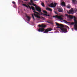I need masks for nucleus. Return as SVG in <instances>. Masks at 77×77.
<instances>
[{"label":"nucleus","instance_id":"obj_1","mask_svg":"<svg viewBox=\"0 0 77 77\" xmlns=\"http://www.w3.org/2000/svg\"><path fill=\"white\" fill-rule=\"evenodd\" d=\"M74 23L75 24L74 25V28L75 30H77V20L75 19H74Z\"/></svg>","mask_w":77,"mask_h":77},{"label":"nucleus","instance_id":"obj_2","mask_svg":"<svg viewBox=\"0 0 77 77\" xmlns=\"http://www.w3.org/2000/svg\"><path fill=\"white\" fill-rule=\"evenodd\" d=\"M33 12H34V13H35V14H36L35 13L34 14V15L35 17H36V18H41V17L38 16V15H39V13L36 12L35 11H33Z\"/></svg>","mask_w":77,"mask_h":77},{"label":"nucleus","instance_id":"obj_3","mask_svg":"<svg viewBox=\"0 0 77 77\" xmlns=\"http://www.w3.org/2000/svg\"><path fill=\"white\" fill-rule=\"evenodd\" d=\"M53 17L55 18H57V19H59L60 20H63V18L59 16L56 15L55 16H53Z\"/></svg>","mask_w":77,"mask_h":77},{"label":"nucleus","instance_id":"obj_4","mask_svg":"<svg viewBox=\"0 0 77 77\" xmlns=\"http://www.w3.org/2000/svg\"><path fill=\"white\" fill-rule=\"evenodd\" d=\"M52 30V29L51 28H48L47 29H46L45 31L43 32L44 33H48V32H50Z\"/></svg>","mask_w":77,"mask_h":77},{"label":"nucleus","instance_id":"obj_5","mask_svg":"<svg viewBox=\"0 0 77 77\" xmlns=\"http://www.w3.org/2000/svg\"><path fill=\"white\" fill-rule=\"evenodd\" d=\"M63 21L64 23H65L66 24H70V25H73L75 24L74 22H72L71 23L69 22H68L66 20H63Z\"/></svg>","mask_w":77,"mask_h":77},{"label":"nucleus","instance_id":"obj_6","mask_svg":"<svg viewBox=\"0 0 77 77\" xmlns=\"http://www.w3.org/2000/svg\"><path fill=\"white\" fill-rule=\"evenodd\" d=\"M64 27H62L61 29V30L64 33H66L67 32V29L66 28H63Z\"/></svg>","mask_w":77,"mask_h":77},{"label":"nucleus","instance_id":"obj_7","mask_svg":"<svg viewBox=\"0 0 77 77\" xmlns=\"http://www.w3.org/2000/svg\"><path fill=\"white\" fill-rule=\"evenodd\" d=\"M36 11L38 12H41V8L37 6L35 8Z\"/></svg>","mask_w":77,"mask_h":77},{"label":"nucleus","instance_id":"obj_8","mask_svg":"<svg viewBox=\"0 0 77 77\" xmlns=\"http://www.w3.org/2000/svg\"><path fill=\"white\" fill-rule=\"evenodd\" d=\"M57 5V3H54V4L53 3L50 4L51 8H55Z\"/></svg>","mask_w":77,"mask_h":77},{"label":"nucleus","instance_id":"obj_9","mask_svg":"<svg viewBox=\"0 0 77 77\" xmlns=\"http://www.w3.org/2000/svg\"><path fill=\"white\" fill-rule=\"evenodd\" d=\"M73 8H72L68 12V13L69 14H73Z\"/></svg>","mask_w":77,"mask_h":77},{"label":"nucleus","instance_id":"obj_10","mask_svg":"<svg viewBox=\"0 0 77 77\" xmlns=\"http://www.w3.org/2000/svg\"><path fill=\"white\" fill-rule=\"evenodd\" d=\"M38 26L39 27H43V28H45V27H46V25L44 24H42L41 25H39Z\"/></svg>","mask_w":77,"mask_h":77},{"label":"nucleus","instance_id":"obj_11","mask_svg":"<svg viewBox=\"0 0 77 77\" xmlns=\"http://www.w3.org/2000/svg\"><path fill=\"white\" fill-rule=\"evenodd\" d=\"M25 15L26 16V18H27L28 19V21H29L30 20V17L29 16L27 15V14H26Z\"/></svg>","mask_w":77,"mask_h":77},{"label":"nucleus","instance_id":"obj_12","mask_svg":"<svg viewBox=\"0 0 77 77\" xmlns=\"http://www.w3.org/2000/svg\"><path fill=\"white\" fill-rule=\"evenodd\" d=\"M45 30V29L42 28H40L38 29V31L39 32H44Z\"/></svg>","mask_w":77,"mask_h":77},{"label":"nucleus","instance_id":"obj_13","mask_svg":"<svg viewBox=\"0 0 77 77\" xmlns=\"http://www.w3.org/2000/svg\"><path fill=\"white\" fill-rule=\"evenodd\" d=\"M56 24L57 26H60V27H64V26H63L62 24H60L57 23H56Z\"/></svg>","mask_w":77,"mask_h":77},{"label":"nucleus","instance_id":"obj_14","mask_svg":"<svg viewBox=\"0 0 77 77\" xmlns=\"http://www.w3.org/2000/svg\"><path fill=\"white\" fill-rule=\"evenodd\" d=\"M58 12H62V11H63V9L62 8H58Z\"/></svg>","mask_w":77,"mask_h":77},{"label":"nucleus","instance_id":"obj_15","mask_svg":"<svg viewBox=\"0 0 77 77\" xmlns=\"http://www.w3.org/2000/svg\"><path fill=\"white\" fill-rule=\"evenodd\" d=\"M46 10H47L48 11H51V12L52 11V9H51L50 8L48 7L47 8H46Z\"/></svg>","mask_w":77,"mask_h":77},{"label":"nucleus","instance_id":"obj_16","mask_svg":"<svg viewBox=\"0 0 77 77\" xmlns=\"http://www.w3.org/2000/svg\"><path fill=\"white\" fill-rule=\"evenodd\" d=\"M72 2L74 4H75V3H77V1L76 0H72Z\"/></svg>","mask_w":77,"mask_h":77},{"label":"nucleus","instance_id":"obj_17","mask_svg":"<svg viewBox=\"0 0 77 77\" xmlns=\"http://www.w3.org/2000/svg\"><path fill=\"white\" fill-rule=\"evenodd\" d=\"M23 6H25V7H26V8H29V5H26V4H22Z\"/></svg>","mask_w":77,"mask_h":77},{"label":"nucleus","instance_id":"obj_18","mask_svg":"<svg viewBox=\"0 0 77 77\" xmlns=\"http://www.w3.org/2000/svg\"><path fill=\"white\" fill-rule=\"evenodd\" d=\"M61 5H62V6H65V3L64 2H62L61 3Z\"/></svg>","mask_w":77,"mask_h":77},{"label":"nucleus","instance_id":"obj_19","mask_svg":"<svg viewBox=\"0 0 77 77\" xmlns=\"http://www.w3.org/2000/svg\"><path fill=\"white\" fill-rule=\"evenodd\" d=\"M68 17L69 18H70V19H72L73 18V17L71 15H69Z\"/></svg>","mask_w":77,"mask_h":77},{"label":"nucleus","instance_id":"obj_20","mask_svg":"<svg viewBox=\"0 0 77 77\" xmlns=\"http://www.w3.org/2000/svg\"><path fill=\"white\" fill-rule=\"evenodd\" d=\"M21 2H22V3H23V1H22L21 0H18V3H19V4H20V3H21Z\"/></svg>","mask_w":77,"mask_h":77},{"label":"nucleus","instance_id":"obj_21","mask_svg":"<svg viewBox=\"0 0 77 77\" xmlns=\"http://www.w3.org/2000/svg\"><path fill=\"white\" fill-rule=\"evenodd\" d=\"M31 9L32 10H33V11H35V7H34L31 6Z\"/></svg>","mask_w":77,"mask_h":77},{"label":"nucleus","instance_id":"obj_22","mask_svg":"<svg viewBox=\"0 0 77 77\" xmlns=\"http://www.w3.org/2000/svg\"><path fill=\"white\" fill-rule=\"evenodd\" d=\"M43 12L44 13L46 14H48V13H47V11H43Z\"/></svg>","mask_w":77,"mask_h":77},{"label":"nucleus","instance_id":"obj_23","mask_svg":"<svg viewBox=\"0 0 77 77\" xmlns=\"http://www.w3.org/2000/svg\"><path fill=\"white\" fill-rule=\"evenodd\" d=\"M67 8H71V5H68L67 6Z\"/></svg>","mask_w":77,"mask_h":77},{"label":"nucleus","instance_id":"obj_24","mask_svg":"<svg viewBox=\"0 0 77 77\" xmlns=\"http://www.w3.org/2000/svg\"><path fill=\"white\" fill-rule=\"evenodd\" d=\"M43 15H45V16H47L48 17H50V15H47L46 14H43Z\"/></svg>","mask_w":77,"mask_h":77},{"label":"nucleus","instance_id":"obj_25","mask_svg":"<svg viewBox=\"0 0 77 77\" xmlns=\"http://www.w3.org/2000/svg\"><path fill=\"white\" fill-rule=\"evenodd\" d=\"M47 23H50V24H53V23L52 22H50L48 21H46Z\"/></svg>","mask_w":77,"mask_h":77},{"label":"nucleus","instance_id":"obj_26","mask_svg":"<svg viewBox=\"0 0 77 77\" xmlns=\"http://www.w3.org/2000/svg\"><path fill=\"white\" fill-rule=\"evenodd\" d=\"M31 15H32V17L34 20H35V17H34V16H33V14H32Z\"/></svg>","mask_w":77,"mask_h":77},{"label":"nucleus","instance_id":"obj_27","mask_svg":"<svg viewBox=\"0 0 77 77\" xmlns=\"http://www.w3.org/2000/svg\"><path fill=\"white\" fill-rule=\"evenodd\" d=\"M54 13H55V14H57V15L58 14V13H57V11H54Z\"/></svg>","mask_w":77,"mask_h":77},{"label":"nucleus","instance_id":"obj_28","mask_svg":"<svg viewBox=\"0 0 77 77\" xmlns=\"http://www.w3.org/2000/svg\"><path fill=\"white\" fill-rule=\"evenodd\" d=\"M41 5H42V6L44 7L45 6L44 3H43V2L42 3Z\"/></svg>","mask_w":77,"mask_h":77},{"label":"nucleus","instance_id":"obj_29","mask_svg":"<svg viewBox=\"0 0 77 77\" xmlns=\"http://www.w3.org/2000/svg\"><path fill=\"white\" fill-rule=\"evenodd\" d=\"M32 5L34 6H35V8L37 7V5H36L34 4H33V5Z\"/></svg>","mask_w":77,"mask_h":77},{"label":"nucleus","instance_id":"obj_30","mask_svg":"<svg viewBox=\"0 0 77 77\" xmlns=\"http://www.w3.org/2000/svg\"><path fill=\"white\" fill-rule=\"evenodd\" d=\"M65 15L66 16V17H69V15H68V14H65Z\"/></svg>","mask_w":77,"mask_h":77},{"label":"nucleus","instance_id":"obj_31","mask_svg":"<svg viewBox=\"0 0 77 77\" xmlns=\"http://www.w3.org/2000/svg\"><path fill=\"white\" fill-rule=\"evenodd\" d=\"M62 27L61 26L59 27V26H57V28H60V29L61 30V29H62Z\"/></svg>","mask_w":77,"mask_h":77},{"label":"nucleus","instance_id":"obj_32","mask_svg":"<svg viewBox=\"0 0 77 77\" xmlns=\"http://www.w3.org/2000/svg\"><path fill=\"white\" fill-rule=\"evenodd\" d=\"M30 2H31V3H32V5H33V1H32V0H31Z\"/></svg>","mask_w":77,"mask_h":77},{"label":"nucleus","instance_id":"obj_33","mask_svg":"<svg viewBox=\"0 0 77 77\" xmlns=\"http://www.w3.org/2000/svg\"><path fill=\"white\" fill-rule=\"evenodd\" d=\"M29 8L30 9V10H31V9H32V8L30 7L29 6Z\"/></svg>","mask_w":77,"mask_h":77},{"label":"nucleus","instance_id":"obj_34","mask_svg":"<svg viewBox=\"0 0 77 77\" xmlns=\"http://www.w3.org/2000/svg\"><path fill=\"white\" fill-rule=\"evenodd\" d=\"M29 5H32V4L31 3H29Z\"/></svg>","mask_w":77,"mask_h":77},{"label":"nucleus","instance_id":"obj_35","mask_svg":"<svg viewBox=\"0 0 77 77\" xmlns=\"http://www.w3.org/2000/svg\"><path fill=\"white\" fill-rule=\"evenodd\" d=\"M12 3H13V4H15V2L13 1L12 2Z\"/></svg>","mask_w":77,"mask_h":77},{"label":"nucleus","instance_id":"obj_36","mask_svg":"<svg viewBox=\"0 0 77 77\" xmlns=\"http://www.w3.org/2000/svg\"><path fill=\"white\" fill-rule=\"evenodd\" d=\"M75 12H77V9H75Z\"/></svg>","mask_w":77,"mask_h":77},{"label":"nucleus","instance_id":"obj_37","mask_svg":"<svg viewBox=\"0 0 77 77\" xmlns=\"http://www.w3.org/2000/svg\"><path fill=\"white\" fill-rule=\"evenodd\" d=\"M42 18H43V19H44L45 18H44V17H42Z\"/></svg>","mask_w":77,"mask_h":77},{"label":"nucleus","instance_id":"obj_38","mask_svg":"<svg viewBox=\"0 0 77 77\" xmlns=\"http://www.w3.org/2000/svg\"><path fill=\"white\" fill-rule=\"evenodd\" d=\"M34 0V1H38V0Z\"/></svg>","mask_w":77,"mask_h":77},{"label":"nucleus","instance_id":"obj_39","mask_svg":"<svg viewBox=\"0 0 77 77\" xmlns=\"http://www.w3.org/2000/svg\"><path fill=\"white\" fill-rule=\"evenodd\" d=\"M67 28H68V29H69V27H67Z\"/></svg>","mask_w":77,"mask_h":77},{"label":"nucleus","instance_id":"obj_40","mask_svg":"<svg viewBox=\"0 0 77 77\" xmlns=\"http://www.w3.org/2000/svg\"><path fill=\"white\" fill-rule=\"evenodd\" d=\"M25 1H27V0H24Z\"/></svg>","mask_w":77,"mask_h":77},{"label":"nucleus","instance_id":"obj_41","mask_svg":"<svg viewBox=\"0 0 77 77\" xmlns=\"http://www.w3.org/2000/svg\"><path fill=\"white\" fill-rule=\"evenodd\" d=\"M72 31H73V29H72Z\"/></svg>","mask_w":77,"mask_h":77}]
</instances>
